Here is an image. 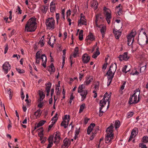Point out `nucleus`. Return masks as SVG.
<instances>
[{
	"label": "nucleus",
	"instance_id": "nucleus-60",
	"mask_svg": "<svg viewBox=\"0 0 148 148\" xmlns=\"http://www.w3.org/2000/svg\"><path fill=\"white\" fill-rule=\"evenodd\" d=\"M71 14V10L69 9L66 12L67 17H68V16H70Z\"/></svg>",
	"mask_w": 148,
	"mask_h": 148
},
{
	"label": "nucleus",
	"instance_id": "nucleus-57",
	"mask_svg": "<svg viewBox=\"0 0 148 148\" xmlns=\"http://www.w3.org/2000/svg\"><path fill=\"white\" fill-rule=\"evenodd\" d=\"M95 134L93 132L92 133V135L90 137V140H92L93 139L95 136Z\"/></svg>",
	"mask_w": 148,
	"mask_h": 148
},
{
	"label": "nucleus",
	"instance_id": "nucleus-50",
	"mask_svg": "<svg viewBox=\"0 0 148 148\" xmlns=\"http://www.w3.org/2000/svg\"><path fill=\"white\" fill-rule=\"evenodd\" d=\"M17 71L19 73L21 74L24 72V71L23 70H21L19 69L16 68Z\"/></svg>",
	"mask_w": 148,
	"mask_h": 148
},
{
	"label": "nucleus",
	"instance_id": "nucleus-52",
	"mask_svg": "<svg viewBox=\"0 0 148 148\" xmlns=\"http://www.w3.org/2000/svg\"><path fill=\"white\" fill-rule=\"evenodd\" d=\"M8 44H6L5 45V49L4 53H6L8 51Z\"/></svg>",
	"mask_w": 148,
	"mask_h": 148
},
{
	"label": "nucleus",
	"instance_id": "nucleus-29",
	"mask_svg": "<svg viewBox=\"0 0 148 148\" xmlns=\"http://www.w3.org/2000/svg\"><path fill=\"white\" fill-rule=\"evenodd\" d=\"M41 114L42 111H41V110L39 109L35 112L34 114L36 117H39L41 115Z\"/></svg>",
	"mask_w": 148,
	"mask_h": 148
},
{
	"label": "nucleus",
	"instance_id": "nucleus-6",
	"mask_svg": "<svg viewBox=\"0 0 148 148\" xmlns=\"http://www.w3.org/2000/svg\"><path fill=\"white\" fill-rule=\"evenodd\" d=\"M95 23L96 27H100L101 25H98V23L101 21H102L103 19V16L101 14H98L95 15Z\"/></svg>",
	"mask_w": 148,
	"mask_h": 148
},
{
	"label": "nucleus",
	"instance_id": "nucleus-18",
	"mask_svg": "<svg viewBox=\"0 0 148 148\" xmlns=\"http://www.w3.org/2000/svg\"><path fill=\"white\" fill-rule=\"evenodd\" d=\"M48 71L50 72V74L55 72V69L53 63H51L50 65L48 66Z\"/></svg>",
	"mask_w": 148,
	"mask_h": 148
},
{
	"label": "nucleus",
	"instance_id": "nucleus-24",
	"mask_svg": "<svg viewBox=\"0 0 148 148\" xmlns=\"http://www.w3.org/2000/svg\"><path fill=\"white\" fill-rule=\"evenodd\" d=\"M81 93L80 95L82 96V99L84 100L86 98L87 94V90H83Z\"/></svg>",
	"mask_w": 148,
	"mask_h": 148
},
{
	"label": "nucleus",
	"instance_id": "nucleus-33",
	"mask_svg": "<svg viewBox=\"0 0 148 148\" xmlns=\"http://www.w3.org/2000/svg\"><path fill=\"white\" fill-rule=\"evenodd\" d=\"M120 125V122L119 120H116L115 121L114 123V126L116 129L119 128Z\"/></svg>",
	"mask_w": 148,
	"mask_h": 148
},
{
	"label": "nucleus",
	"instance_id": "nucleus-26",
	"mask_svg": "<svg viewBox=\"0 0 148 148\" xmlns=\"http://www.w3.org/2000/svg\"><path fill=\"white\" fill-rule=\"evenodd\" d=\"M46 122V121H40L35 126L34 129H36V128H38L39 127L42 126L45 124Z\"/></svg>",
	"mask_w": 148,
	"mask_h": 148
},
{
	"label": "nucleus",
	"instance_id": "nucleus-42",
	"mask_svg": "<svg viewBox=\"0 0 148 148\" xmlns=\"http://www.w3.org/2000/svg\"><path fill=\"white\" fill-rule=\"evenodd\" d=\"M51 38H50L49 39V40L48 42V44L52 47H53V43L54 42H51ZM53 40H54V41H55L56 40V39L55 38L53 39Z\"/></svg>",
	"mask_w": 148,
	"mask_h": 148
},
{
	"label": "nucleus",
	"instance_id": "nucleus-51",
	"mask_svg": "<svg viewBox=\"0 0 148 148\" xmlns=\"http://www.w3.org/2000/svg\"><path fill=\"white\" fill-rule=\"evenodd\" d=\"M146 68V65L143 66L141 67L140 69V72H143L145 70Z\"/></svg>",
	"mask_w": 148,
	"mask_h": 148
},
{
	"label": "nucleus",
	"instance_id": "nucleus-39",
	"mask_svg": "<svg viewBox=\"0 0 148 148\" xmlns=\"http://www.w3.org/2000/svg\"><path fill=\"white\" fill-rule=\"evenodd\" d=\"M127 66L125 65L123 68L122 70V71L123 72H125V73H126L128 71L130 70L129 69H127Z\"/></svg>",
	"mask_w": 148,
	"mask_h": 148
},
{
	"label": "nucleus",
	"instance_id": "nucleus-59",
	"mask_svg": "<svg viewBox=\"0 0 148 148\" xmlns=\"http://www.w3.org/2000/svg\"><path fill=\"white\" fill-rule=\"evenodd\" d=\"M56 17L57 23L58 22V20L59 18V13L56 14Z\"/></svg>",
	"mask_w": 148,
	"mask_h": 148
},
{
	"label": "nucleus",
	"instance_id": "nucleus-28",
	"mask_svg": "<svg viewBox=\"0 0 148 148\" xmlns=\"http://www.w3.org/2000/svg\"><path fill=\"white\" fill-rule=\"evenodd\" d=\"M48 9V6L43 5L41 9L42 12L44 13H46L47 10Z\"/></svg>",
	"mask_w": 148,
	"mask_h": 148
},
{
	"label": "nucleus",
	"instance_id": "nucleus-19",
	"mask_svg": "<svg viewBox=\"0 0 148 148\" xmlns=\"http://www.w3.org/2000/svg\"><path fill=\"white\" fill-rule=\"evenodd\" d=\"M113 32L115 34L116 38L118 39L121 35V32H120L119 30H117L116 29H114Z\"/></svg>",
	"mask_w": 148,
	"mask_h": 148
},
{
	"label": "nucleus",
	"instance_id": "nucleus-5",
	"mask_svg": "<svg viewBox=\"0 0 148 148\" xmlns=\"http://www.w3.org/2000/svg\"><path fill=\"white\" fill-rule=\"evenodd\" d=\"M36 58H41L42 60V65L45 68L46 67V64L47 62V58L46 56H45V54H42L41 57L40 56V54L39 51L37 52L36 55Z\"/></svg>",
	"mask_w": 148,
	"mask_h": 148
},
{
	"label": "nucleus",
	"instance_id": "nucleus-7",
	"mask_svg": "<svg viewBox=\"0 0 148 148\" xmlns=\"http://www.w3.org/2000/svg\"><path fill=\"white\" fill-rule=\"evenodd\" d=\"M69 120V115L67 116V115H65L63 121H62L61 123V126H64L65 128H66L68 126Z\"/></svg>",
	"mask_w": 148,
	"mask_h": 148
},
{
	"label": "nucleus",
	"instance_id": "nucleus-14",
	"mask_svg": "<svg viewBox=\"0 0 148 148\" xmlns=\"http://www.w3.org/2000/svg\"><path fill=\"white\" fill-rule=\"evenodd\" d=\"M137 130V128H135L132 130L131 132V134L130 136V138L128 140L129 142L131 141L133 138H134L135 137L136 135V130Z\"/></svg>",
	"mask_w": 148,
	"mask_h": 148
},
{
	"label": "nucleus",
	"instance_id": "nucleus-43",
	"mask_svg": "<svg viewBox=\"0 0 148 148\" xmlns=\"http://www.w3.org/2000/svg\"><path fill=\"white\" fill-rule=\"evenodd\" d=\"M83 84L81 85L78 87V92L80 93V92H81L83 91L82 90L83 89Z\"/></svg>",
	"mask_w": 148,
	"mask_h": 148
},
{
	"label": "nucleus",
	"instance_id": "nucleus-35",
	"mask_svg": "<svg viewBox=\"0 0 148 148\" xmlns=\"http://www.w3.org/2000/svg\"><path fill=\"white\" fill-rule=\"evenodd\" d=\"M114 77H113V76H108V83L107 86H109L111 84L112 80V78H113Z\"/></svg>",
	"mask_w": 148,
	"mask_h": 148
},
{
	"label": "nucleus",
	"instance_id": "nucleus-16",
	"mask_svg": "<svg viewBox=\"0 0 148 148\" xmlns=\"http://www.w3.org/2000/svg\"><path fill=\"white\" fill-rule=\"evenodd\" d=\"M114 135H110L109 134H106L105 138L106 143H108L110 142L112 139H113Z\"/></svg>",
	"mask_w": 148,
	"mask_h": 148
},
{
	"label": "nucleus",
	"instance_id": "nucleus-63",
	"mask_svg": "<svg viewBox=\"0 0 148 148\" xmlns=\"http://www.w3.org/2000/svg\"><path fill=\"white\" fill-rule=\"evenodd\" d=\"M64 40H65L67 38V33L66 32H64Z\"/></svg>",
	"mask_w": 148,
	"mask_h": 148
},
{
	"label": "nucleus",
	"instance_id": "nucleus-34",
	"mask_svg": "<svg viewBox=\"0 0 148 148\" xmlns=\"http://www.w3.org/2000/svg\"><path fill=\"white\" fill-rule=\"evenodd\" d=\"M48 86H47L46 87V91L47 92H50V90L51 87V84L50 83H49L47 84Z\"/></svg>",
	"mask_w": 148,
	"mask_h": 148
},
{
	"label": "nucleus",
	"instance_id": "nucleus-22",
	"mask_svg": "<svg viewBox=\"0 0 148 148\" xmlns=\"http://www.w3.org/2000/svg\"><path fill=\"white\" fill-rule=\"evenodd\" d=\"M95 124L94 123H91L90 125L88 126L87 130V132L88 134H90V132L92 130L93 128L95 126Z\"/></svg>",
	"mask_w": 148,
	"mask_h": 148
},
{
	"label": "nucleus",
	"instance_id": "nucleus-15",
	"mask_svg": "<svg viewBox=\"0 0 148 148\" xmlns=\"http://www.w3.org/2000/svg\"><path fill=\"white\" fill-rule=\"evenodd\" d=\"M82 14H81V18L79 21L78 25L81 26V24L82 25H86V20L85 19L84 16H82Z\"/></svg>",
	"mask_w": 148,
	"mask_h": 148
},
{
	"label": "nucleus",
	"instance_id": "nucleus-47",
	"mask_svg": "<svg viewBox=\"0 0 148 148\" xmlns=\"http://www.w3.org/2000/svg\"><path fill=\"white\" fill-rule=\"evenodd\" d=\"M38 136L40 137V140H42V138L43 137V134L42 131H41L38 134Z\"/></svg>",
	"mask_w": 148,
	"mask_h": 148
},
{
	"label": "nucleus",
	"instance_id": "nucleus-21",
	"mask_svg": "<svg viewBox=\"0 0 148 148\" xmlns=\"http://www.w3.org/2000/svg\"><path fill=\"white\" fill-rule=\"evenodd\" d=\"M95 39V36L93 35L92 34L91 32L89 33V34L87 37L86 40H90L91 41L94 40Z\"/></svg>",
	"mask_w": 148,
	"mask_h": 148
},
{
	"label": "nucleus",
	"instance_id": "nucleus-40",
	"mask_svg": "<svg viewBox=\"0 0 148 148\" xmlns=\"http://www.w3.org/2000/svg\"><path fill=\"white\" fill-rule=\"evenodd\" d=\"M106 27L103 26L100 29V32L102 34H105V31L106 30Z\"/></svg>",
	"mask_w": 148,
	"mask_h": 148
},
{
	"label": "nucleus",
	"instance_id": "nucleus-30",
	"mask_svg": "<svg viewBox=\"0 0 148 148\" xmlns=\"http://www.w3.org/2000/svg\"><path fill=\"white\" fill-rule=\"evenodd\" d=\"M78 47L75 48L73 54V56L74 58H76L77 54H78Z\"/></svg>",
	"mask_w": 148,
	"mask_h": 148
},
{
	"label": "nucleus",
	"instance_id": "nucleus-17",
	"mask_svg": "<svg viewBox=\"0 0 148 148\" xmlns=\"http://www.w3.org/2000/svg\"><path fill=\"white\" fill-rule=\"evenodd\" d=\"M113 125L112 124L106 130L107 133V134H109L110 135H113L112 133L113 128Z\"/></svg>",
	"mask_w": 148,
	"mask_h": 148
},
{
	"label": "nucleus",
	"instance_id": "nucleus-3",
	"mask_svg": "<svg viewBox=\"0 0 148 148\" xmlns=\"http://www.w3.org/2000/svg\"><path fill=\"white\" fill-rule=\"evenodd\" d=\"M55 20L53 18H49L46 20L45 24L46 26L49 29L54 28Z\"/></svg>",
	"mask_w": 148,
	"mask_h": 148
},
{
	"label": "nucleus",
	"instance_id": "nucleus-62",
	"mask_svg": "<svg viewBox=\"0 0 148 148\" xmlns=\"http://www.w3.org/2000/svg\"><path fill=\"white\" fill-rule=\"evenodd\" d=\"M138 41L139 44L141 46H143V45H144V43H143V42H140V41L138 39Z\"/></svg>",
	"mask_w": 148,
	"mask_h": 148
},
{
	"label": "nucleus",
	"instance_id": "nucleus-32",
	"mask_svg": "<svg viewBox=\"0 0 148 148\" xmlns=\"http://www.w3.org/2000/svg\"><path fill=\"white\" fill-rule=\"evenodd\" d=\"M122 59L124 60H127L128 59V58L127 57V52L124 53L122 55Z\"/></svg>",
	"mask_w": 148,
	"mask_h": 148
},
{
	"label": "nucleus",
	"instance_id": "nucleus-44",
	"mask_svg": "<svg viewBox=\"0 0 148 148\" xmlns=\"http://www.w3.org/2000/svg\"><path fill=\"white\" fill-rule=\"evenodd\" d=\"M143 142L147 143L148 142V137L147 136H144L143 138Z\"/></svg>",
	"mask_w": 148,
	"mask_h": 148
},
{
	"label": "nucleus",
	"instance_id": "nucleus-58",
	"mask_svg": "<svg viewBox=\"0 0 148 148\" xmlns=\"http://www.w3.org/2000/svg\"><path fill=\"white\" fill-rule=\"evenodd\" d=\"M125 84L126 82H124L121 87V90H123L124 89Z\"/></svg>",
	"mask_w": 148,
	"mask_h": 148
},
{
	"label": "nucleus",
	"instance_id": "nucleus-2",
	"mask_svg": "<svg viewBox=\"0 0 148 148\" xmlns=\"http://www.w3.org/2000/svg\"><path fill=\"white\" fill-rule=\"evenodd\" d=\"M140 90L139 89H137L134 91V94L129 99V103L130 104L137 103L140 101Z\"/></svg>",
	"mask_w": 148,
	"mask_h": 148
},
{
	"label": "nucleus",
	"instance_id": "nucleus-23",
	"mask_svg": "<svg viewBox=\"0 0 148 148\" xmlns=\"http://www.w3.org/2000/svg\"><path fill=\"white\" fill-rule=\"evenodd\" d=\"M91 5L92 8L96 10L98 8V4L96 1H94L92 2Z\"/></svg>",
	"mask_w": 148,
	"mask_h": 148
},
{
	"label": "nucleus",
	"instance_id": "nucleus-4",
	"mask_svg": "<svg viewBox=\"0 0 148 148\" xmlns=\"http://www.w3.org/2000/svg\"><path fill=\"white\" fill-rule=\"evenodd\" d=\"M116 65L115 63L112 64L110 67L109 69L107 72L106 74L108 76H112L113 75L114 77V73L116 70Z\"/></svg>",
	"mask_w": 148,
	"mask_h": 148
},
{
	"label": "nucleus",
	"instance_id": "nucleus-38",
	"mask_svg": "<svg viewBox=\"0 0 148 148\" xmlns=\"http://www.w3.org/2000/svg\"><path fill=\"white\" fill-rule=\"evenodd\" d=\"M108 94L107 92H106L104 95V97H103V99L101 100L100 101H101L103 103V102H104L105 103H106V101L105 100V98H106L107 97H108Z\"/></svg>",
	"mask_w": 148,
	"mask_h": 148
},
{
	"label": "nucleus",
	"instance_id": "nucleus-1",
	"mask_svg": "<svg viewBox=\"0 0 148 148\" xmlns=\"http://www.w3.org/2000/svg\"><path fill=\"white\" fill-rule=\"evenodd\" d=\"M36 20L31 18L27 21L25 27V31L27 32H34L36 28Z\"/></svg>",
	"mask_w": 148,
	"mask_h": 148
},
{
	"label": "nucleus",
	"instance_id": "nucleus-13",
	"mask_svg": "<svg viewBox=\"0 0 148 148\" xmlns=\"http://www.w3.org/2000/svg\"><path fill=\"white\" fill-rule=\"evenodd\" d=\"M59 132H57L56 133L55 136L54 137L55 140L53 141L54 143L57 145L60 142V137L59 134Z\"/></svg>",
	"mask_w": 148,
	"mask_h": 148
},
{
	"label": "nucleus",
	"instance_id": "nucleus-64",
	"mask_svg": "<svg viewBox=\"0 0 148 148\" xmlns=\"http://www.w3.org/2000/svg\"><path fill=\"white\" fill-rule=\"evenodd\" d=\"M79 79L80 80H81L82 79V77L83 76V74L82 73H79Z\"/></svg>",
	"mask_w": 148,
	"mask_h": 148
},
{
	"label": "nucleus",
	"instance_id": "nucleus-10",
	"mask_svg": "<svg viewBox=\"0 0 148 148\" xmlns=\"http://www.w3.org/2000/svg\"><path fill=\"white\" fill-rule=\"evenodd\" d=\"M2 67L3 70L5 73H7L11 69L10 65L8 62H5L3 65Z\"/></svg>",
	"mask_w": 148,
	"mask_h": 148
},
{
	"label": "nucleus",
	"instance_id": "nucleus-11",
	"mask_svg": "<svg viewBox=\"0 0 148 148\" xmlns=\"http://www.w3.org/2000/svg\"><path fill=\"white\" fill-rule=\"evenodd\" d=\"M90 59V57L87 53L84 54L82 56V61L84 63H87Z\"/></svg>",
	"mask_w": 148,
	"mask_h": 148
},
{
	"label": "nucleus",
	"instance_id": "nucleus-27",
	"mask_svg": "<svg viewBox=\"0 0 148 148\" xmlns=\"http://www.w3.org/2000/svg\"><path fill=\"white\" fill-rule=\"evenodd\" d=\"M63 142L64 143L63 146H64V148H67L68 147V145L70 144L69 142V140L65 139L64 140Z\"/></svg>",
	"mask_w": 148,
	"mask_h": 148
},
{
	"label": "nucleus",
	"instance_id": "nucleus-45",
	"mask_svg": "<svg viewBox=\"0 0 148 148\" xmlns=\"http://www.w3.org/2000/svg\"><path fill=\"white\" fill-rule=\"evenodd\" d=\"M123 12L122 9L120 8L119 9V10L118 11L117 13H116V15H117V14L118 15L120 16L122 14Z\"/></svg>",
	"mask_w": 148,
	"mask_h": 148
},
{
	"label": "nucleus",
	"instance_id": "nucleus-48",
	"mask_svg": "<svg viewBox=\"0 0 148 148\" xmlns=\"http://www.w3.org/2000/svg\"><path fill=\"white\" fill-rule=\"evenodd\" d=\"M99 48L98 47L96 48V51L94 53L97 56H98L100 54V53L99 51Z\"/></svg>",
	"mask_w": 148,
	"mask_h": 148
},
{
	"label": "nucleus",
	"instance_id": "nucleus-8",
	"mask_svg": "<svg viewBox=\"0 0 148 148\" xmlns=\"http://www.w3.org/2000/svg\"><path fill=\"white\" fill-rule=\"evenodd\" d=\"M103 10L105 12V15L106 17V20L108 23L109 24L110 23V19L111 18V14L110 11L108 9L104 7Z\"/></svg>",
	"mask_w": 148,
	"mask_h": 148
},
{
	"label": "nucleus",
	"instance_id": "nucleus-12",
	"mask_svg": "<svg viewBox=\"0 0 148 148\" xmlns=\"http://www.w3.org/2000/svg\"><path fill=\"white\" fill-rule=\"evenodd\" d=\"M102 101H100V102L99 105L100 107L99 108V116H101L103 115V113L104 112L103 111H102L101 110L106 104L105 103L103 102V103H102Z\"/></svg>",
	"mask_w": 148,
	"mask_h": 148
},
{
	"label": "nucleus",
	"instance_id": "nucleus-49",
	"mask_svg": "<svg viewBox=\"0 0 148 148\" xmlns=\"http://www.w3.org/2000/svg\"><path fill=\"white\" fill-rule=\"evenodd\" d=\"M16 12H17V11H18V14H21L22 13V11L21 10L19 6H17V8L16 9Z\"/></svg>",
	"mask_w": 148,
	"mask_h": 148
},
{
	"label": "nucleus",
	"instance_id": "nucleus-53",
	"mask_svg": "<svg viewBox=\"0 0 148 148\" xmlns=\"http://www.w3.org/2000/svg\"><path fill=\"white\" fill-rule=\"evenodd\" d=\"M133 114V113L132 112H131L128 113L127 114V117L128 118H130L132 117Z\"/></svg>",
	"mask_w": 148,
	"mask_h": 148
},
{
	"label": "nucleus",
	"instance_id": "nucleus-9",
	"mask_svg": "<svg viewBox=\"0 0 148 148\" xmlns=\"http://www.w3.org/2000/svg\"><path fill=\"white\" fill-rule=\"evenodd\" d=\"M136 35V33L134 32H133V31L130 34L127 36V45L130 46L132 43L134 41L133 38Z\"/></svg>",
	"mask_w": 148,
	"mask_h": 148
},
{
	"label": "nucleus",
	"instance_id": "nucleus-20",
	"mask_svg": "<svg viewBox=\"0 0 148 148\" xmlns=\"http://www.w3.org/2000/svg\"><path fill=\"white\" fill-rule=\"evenodd\" d=\"M93 81V78L91 77L90 76H88L86 78V79L84 82V84L86 85H88Z\"/></svg>",
	"mask_w": 148,
	"mask_h": 148
},
{
	"label": "nucleus",
	"instance_id": "nucleus-54",
	"mask_svg": "<svg viewBox=\"0 0 148 148\" xmlns=\"http://www.w3.org/2000/svg\"><path fill=\"white\" fill-rule=\"evenodd\" d=\"M46 137H45L44 138L43 137H42V140H41V143L42 144L44 143L45 142V141L46 140Z\"/></svg>",
	"mask_w": 148,
	"mask_h": 148
},
{
	"label": "nucleus",
	"instance_id": "nucleus-36",
	"mask_svg": "<svg viewBox=\"0 0 148 148\" xmlns=\"http://www.w3.org/2000/svg\"><path fill=\"white\" fill-rule=\"evenodd\" d=\"M44 36H42V37L41 40L40 41L39 44L40 45H41V47H43L44 45Z\"/></svg>",
	"mask_w": 148,
	"mask_h": 148
},
{
	"label": "nucleus",
	"instance_id": "nucleus-25",
	"mask_svg": "<svg viewBox=\"0 0 148 148\" xmlns=\"http://www.w3.org/2000/svg\"><path fill=\"white\" fill-rule=\"evenodd\" d=\"M39 95L40 97V99H38L39 101H42L43 99L45 98V95L43 93V92L40 90L39 91Z\"/></svg>",
	"mask_w": 148,
	"mask_h": 148
},
{
	"label": "nucleus",
	"instance_id": "nucleus-37",
	"mask_svg": "<svg viewBox=\"0 0 148 148\" xmlns=\"http://www.w3.org/2000/svg\"><path fill=\"white\" fill-rule=\"evenodd\" d=\"M85 103H83L82 104L80 107V109L79 111V112L80 113L82 112L83 111L85 107Z\"/></svg>",
	"mask_w": 148,
	"mask_h": 148
},
{
	"label": "nucleus",
	"instance_id": "nucleus-41",
	"mask_svg": "<svg viewBox=\"0 0 148 148\" xmlns=\"http://www.w3.org/2000/svg\"><path fill=\"white\" fill-rule=\"evenodd\" d=\"M53 136H50L48 138L49 143H53Z\"/></svg>",
	"mask_w": 148,
	"mask_h": 148
},
{
	"label": "nucleus",
	"instance_id": "nucleus-61",
	"mask_svg": "<svg viewBox=\"0 0 148 148\" xmlns=\"http://www.w3.org/2000/svg\"><path fill=\"white\" fill-rule=\"evenodd\" d=\"M53 143H49V144L48 145V146L47 147V148H50L52 146Z\"/></svg>",
	"mask_w": 148,
	"mask_h": 148
},
{
	"label": "nucleus",
	"instance_id": "nucleus-55",
	"mask_svg": "<svg viewBox=\"0 0 148 148\" xmlns=\"http://www.w3.org/2000/svg\"><path fill=\"white\" fill-rule=\"evenodd\" d=\"M139 146L141 148H147V147L146 145H144L143 144H140Z\"/></svg>",
	"mask_w": 148,
	"mask_h": 148
},
{
	"label": "nucleus",
	"instance_id": "nucleus-56",
	"mask_svg": "<svg viewBox=\"0 0 148 148\" xmlns=\"http://www.w3.org/2000/svg\"><path fill=\"white\" fill-rule=\"evenodd\" d=\"M44 104L43 102H40L38 105V107L41 108L42 107Z\"/></svg>",
	"mask_w": 148,
	"mask_h": 148
},
{
	"label": "nucleus",
	"instance_id": "nucleus-46",
	"mask_svg": "<svg viewBox=\"0 0 148 148\" xmlns=\"http://www.w3.org/2000/svg\"><path fill=\"white\" fill-rule=\"evenodd\" d=\"M56 7L55 6H50V10L51 12H54L55 11Z\"/></svg>",
	"mask_w": 148,
	"mask_h": 148
},
{
	"label": "nucleus",
	"instance_id": "nucleus-31",
	"mask_svg": "<svg viewBox=\"0 0 148 148\" xmlns=\"http://www.w3.org/2000/svg\"><path fill=\"white\" fill-rule=\"evenodd\" d=\"M83 31L82 30H81L79 32V38L80 40H82L83 39Z\"/></svg>",
	"mask_w": 148,
	"mask_h": 148
}]
</instances>
